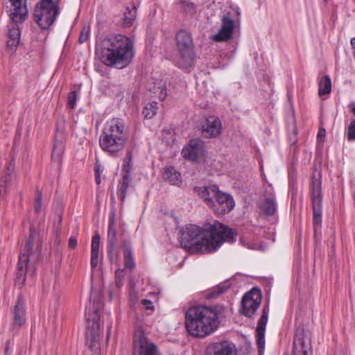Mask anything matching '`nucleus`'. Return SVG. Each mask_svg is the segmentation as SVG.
Instances as JSON below:
<instances>
[{
    "instance_id": "30",
    "label": "nucleus",
    "mask_w": 355,
    "mask_h": 355,
    "mask_svg": "<svg viewBox=\"0 0 355 355\" xmlns=\"http://www.w3.org/2000/svg\"><path fill=\"white\" fill-rule=\"evenodd\" d=\"M64 145L63 143L62 137H60V139H58V136L56 135L55 137L54 144H53V148L51 157L52 158L58 162H61L62 160V156L64 153Z\"/></svg>"
},
{
    "instance_id": "8",
    "label": "nucleus",
    "mask_w": 355,
    "mask_h": 355,
    "mask_svg": "<svg viewBox=\"0 0 355 355\" xmlns=\"http://www.w3.org/2000/svg\"><path fill=\"white\" fill-rule=\"evenodd\" d=\"M311 198L313 208V223L315 232L321 227L322 223V193L321 187V178L313 174L311 183Z\"/></svg>"
},
{
    "instance_id": "24",
    "label": "nucleus",
    "mask_w": 355,
    "mask_h": 355,
    "mask_svg": "<svg viewBox=\"0 0 355 355\" xmlns=\"http://www.w3.org/2000/svg\"><path fill=\"white\" fill-rule=\"evenodd\" d=\"M117 232L114 219V214L110 218L107 230V252L111 257L117 243Z\"/></svg>"
},
{
    "instance_id": "5",
    "label": "nucleus",
    "mask_w": 355,
    "mask_h": 355,
    "mask_svg": "<svg viewBox=\"0 0 355 355\" xmlns=\"http://www.w3.org/2000/svg\"><path fill=\"white\" fill-rule=\"evenodd\" d=\"M128 137V130L123 120L113 118L105 124L99 137V146L104 152L116 156L123 150Z\"/></svg>"
},
{
    "instance_id": "36",
    "label": "nucleus",
    "mask_w": 355,
    "mask_h": 355,
    "mask_svg": "<svg viewBox=\"0 0 355 355\" xmlns=\"http://www.w3.org/2000/svg\"><path fill=\"white\" fill-rule=\"evenodd\" d=\"M42 206V194L40 190L37 189L36 190L35 202V205H34V209L37 214H39L40 212Z\"/></svg>"
},
{
    "instance_id": "17",
    "label": "nucleus",
    "mask_w": 355,
    "mask_h": 355,
    "mask_svg": "<svg viewBox=\"0 0 355 355\" xmlns=\"http://www.w3.org/2000/svg\"><path fill=\"white\" fill-rule=\"evenodd\" d=\"M14 166V164L10 162L7 166L6 171L0 178V200L4 199L15 185Z\"/></svg>"
},
{
    "instance_id": "27",
    "label": "nucleus",
    "mask_w": 355,
    "mask_h": 355,
    "mask_svg": "<svg viewBox=\"0 0 355 355\" xmlns=\"http://www.w3.org/2000/svg\"><path fill=\"white\" fill-rule=\"evenodd\" d=\"M123 250L124 267L126 269L132 270L135 267V260L132 256V251L130 243L127 240L122 241Z\"/></svg>"
},
{
    "instance_id": "48",
    "label": "nucleus",
    "mask_w": 355,
    "mask_h": 355,
    "mask_svg": "<svg viewBox=\"0 0 355 355\" xmlns=\"http://www.w3.org/2000/svg\"><path fill=\"white\" fill-rule=\"evenodd\" d=\"M349 107H350V110H351L352 113L355 116V103H351L349 105Z\"/></svg>"
},
{
    "instance_id": "2",
    "label": "nucleus",
    "mask_w": 355,
    "mask_h": 355,
    "mask_svg": "<svg viewBox=\"0 0 355 355\" xmlns=\"http://www.w3.org/2000/svg\"><path fill=\"white\" fill-rule=\"evenodd\" d=\"M96 54L106 66L123 69L134 57L133 41L124 35H109L97 42Z\"/></svg>"
},
{
    "instance_id": "34",
    "label": "nucleus",
    "mask_w": 355,
    "mask_h": 355,
    "mask_svg": "<svg viewBox=\"0 0 355 355\" xmlns=\"http://www.w3.org/2000/svg\"><path fill=\"white\" fill-rule=\"evenodd\" d=\"M122 171L124 172L123 175H130L132 168V153L131 150L126 152L125 156L123 161Z\"/></svg>"
},
{
    "instance_id": "41",
    "label": "nucleus",
    "mask_w": 355,
    "mask_h": 355,
    "mask_svg": "<svg viewBox=\"0 0 355 355\" xmlns=\"http://www.w3.org/2000/svg\"><path fill=\"white\" fill-rule=\"evenodd\" d=\"M182 5L184 10L190 15H193L196 12V5L193 3L183 1Z\"/></svg>"
},
{
    "instance_id": "9",
    "label": "nucleus",
    "mask_w": 355,
    "mask_h": 355,
    "mask_svg": "<svg viewBox=\"0 0 355 355\" xmlns=\"http://www.w3.org/2000/svg\"><path fill=\"white\" fill-rule=\"evenodd\" d=\"M95 304V302H94ZM100 308L101 304L98 302L97 305L93 304L92 307L91 300L85 308L86 320L87 322V329L86 331V338L87 341L91 340L95 343L98 340L100 336Z\"/></svg>"
},
{
    "instance_id": "38",
    "label": "nucleus",
    "mask_w": 355,
    "mask_h": 355,
    "mask_svg": "<svg viewBox=\"0 0 355 355\" xmlns=\"http://www.w3.org/2000/svg\"><path fill=\"white\" fill-rule=\"evenodd\" d=\"M89 31H90V28H89V26L85 25L83 27V28L80 31V35H79V38H78L79 43L83 44L88 40L89 35Z\"/></svg>"
},
{
    "instance_id": "25",
    "label": "nucleus",
    "mask_w": 355,
    "mask_h": 355,
    "mask_svg": "<svg viewBox=\"0 0 355 355\" xmlns=\"http://www.w3.org/2000/svg\"><path fill=\"white\" fill-rule=\"evenodd\" d=\"M258 207L260 211L267 216H273L277 209V202L273 196H268L260 200Z\"/></svg>"
},
{
    "instance_id": "14",
    "label": "nucleus",
    "mask_w": 355,
    "mask_h": 355,
    "mask_svg": "<svg viewBox=\"0 0 355 355\" xmlns=\"http://www.w3.org/2000/svg\"><path fill=\"white\" fill-rule=\"evenodd\" d=\"M203 150V141L200 139H193L184 147L182 155L187 159L197 162L199 157L202 156Z\"/></svg>"
},
{
    "instance_id": "13",
    "label": "nucleus",
    "mask_w": 355,
    "mask_h": 355,
    "mask_svg": "<svg viewBox=\"0 0 355 355\" xmlns=\"http://www.w3.org/2000/svg\"><path fill=\"white\" fill-rule=\"evenodd\" d=\"M234 205L235 203L233 198L230 194L219 190L214 200V205H211L210 208L217 214L223 215L230 212Z\"/></svg>"
},
{
    "instance_id": "39",
    "label": "nucleus",
    "mask_w": 355,
    "mask_h": 355,
    "mask_svg": "<svg viewBox=\"0 0 355 355\" xmlns=\"http://www.w3.org/2000/svg\"><path fill=\"white\" fill-rule=\"evenodd\" d=\"M346 134L348 141H355V119L351 121Z\"/></svg>"
},
{
    "instance_id": "28",
    "label": "nucleus",
    "mask_w": 355,
    "mask_h": 355,
    "mask_svg": "<svg viewBox=\"0 0 355 355\" xmlns=\"http://www.w3.org/2000/svg\"><path fill=\"white\" fill-rule=\"evenodd\" d=\"M163 177L168 180L171 184L180 186L182 184L181 175L173 166H166Z\"/></svg>"
},
{
    "instance_id": "40",
    "label": "nucleus",
    "mask_w": 355,
    "mask_h": 355,
    "mask_svg": "<svg viewBox=\"0 0 355 355\" xmlns=\"http://www.w3.org/2000/svg\"><path fill=\"white\" fill-rule=\"evenodd\" d=\"M77 92L76 91H71L69 93L67 97V106L73 109L76 106V101H77Z\"/></svg>"
},
{
    "instance_id": "42",
    "label": "nucleus",
    "mask_w": 355,
    "mask_h": 355,
    "mask_svg": "<svg viewBox=\"0 0 355 355\" xmlns=\"http://www.w3.org/2000/svg\"><path fill=\"white\" fill-rule=\"evenodd\" d=\"M100 239H101V237H100L99 234H95L92 237L91 251H94L95 252H99Z\"/></svg>"
},
{
    "instance_id": "51",
    "label": "nucleus",
    "mask_w": 355,
    "mask_h": 355,
    "mask_svg": "<svg viewBox=\"0 0 355 355\" xmlns=\"http://www.w3.org/2000/svg\"><path fill=\"white\" fill-rule=\"evenodd\" d=\"M111 199H112V201H114V197L113 194H112V196H111Z\"/></svg>"
},
{
    "instance_id": "31",
    "label": "nucleus",
    "mask_w": 355,
    "mask_h": 355,
    "mask_svg": "<svg viewBox=\"0 0 355 355\" xmlns=\"http://www.w3.org/2000/svg\"><path fill=\"white\" fill-rule=\"evenodd\" d=\"M149 91L155 94L159 100L164 101L166 97V87L162 81L154 83L153 85H150Z\"/></svg>"
},
{
    "instance_id": "6",
    "label": "nucleus",
    "mask_w": 355,
    "mask_h": 355,
    "mask_svg": "<svg viewBox=\"0 0 355 355\" xmlns=\"http://www.w3.org/2000/svg\"><path fill=\"white\" fill-rule=\"evenodd\" d=\"M178 52L176 64L182 69L191 67L194 62V44L191 35L185 30L179 31L175 35Z\"/></svg>"
},
{
    "instance_id": "26",
    "label": "nucleus",
    "mask_w": 355,
    "mask_h": 355,
    "mask_svg": "<svg viewBox=\"0 0 355 355\" xmlns=\"http://www.w3.org/2000/svg\"><path fill=\"white\" fill-rule=\"evenodd\" d=\"M137 17V8L134 4L128 6L123 12L121 20L122 28H129L132 26Z\"/></svg>"
},
{
    "instance_id": "37",
    "label": "nucleus",
    "mask_w": 355,
    "mask_h": 355,
    "mask_svg": "<svg viewBox=\"0 0 355 355\" xmlns=\"http://www.w3.org/2000/svg\"><path fill=\"white\" fill-rule=\"evenodd\" d=\"M125 274L124 270L119 268L115 272V282L117 287L120 288L123 284Z\"/></svg>"
},
{
    "instance_id": "33",
    "label": "nucleus",
    "mask_w": 355,
    "mask_h": 355,
    "mask_svg": "<svg viewBox=\"0 0 355 355\" xmlns=\"http://www.w3.org/2000/svg\"><path fill=\"white\" fill-rule=\"evenodd\" d=\"M331 91V81L329 76H324L320 83L318 94L320 96L328 94Z\"/></svg>"
},
{
    "instance_id": "49",
    "label": "nucleus",
    "mask_w": 355,
    "mask_h": 355,
    "mask_svg": "<svg viewBox=\"0 0 355 355\" xmlns=\"http://www.w3.org/2000/svg\"><path fill=\"white\" fill-rule=\"evenodd\" d=\"M95 180L97 184H100L101 182V175H95Z\"/></svg>"
},
{
    "instance_id": "52",
    "label": "nucleus",
    "mask_w": 355,
    "mask_h": 355,
    "mask_svg": "<svg viewBox=\"0 0 355 355\" xmlns=\"http://www.w3.org/2000/svg\"><path fill=\"white\" fill-rule=\"evenodd\" d=\"M109 336H110V330H108V332H107V339H108V338H109Z\"/></svg>"
},
{
    "instance_id": "16",
    "label": "nucleus",
    "mask_w": 355,
    "mask_h": 355,
    "mask_svg": "<svg viewBox=\"0 0 355 355\" xmlns=\"http://www.w3.org/2000/svg\"><path fill=\"white\" fill-rule=\"evenodd\" d=\"M268 313L269 307L268 306H265L262 310V314L258 321L257 327L256 329V341L259 354L263 353L264 349L265 330L268 322Z\"/></svg>"
},
{
    "instance_id": "7",
    "label": "nucleus",
    "mask_w": 355,
    "mask_h": 355,
    "mask_svg": "<svg viewBox=\"0 0 355 355\" xmlns=\"http://www.w3.org/2000/svg\"><path fill=\"white\" fill-rule=\"evenodd\" d=\"M60 0H41L37 3L34 12V19L44 30L49 29L54 23L60 12Z\"/></svg>"
},
{
    "instance_id": "22",
    "label": "nucleus",
    "mask_w": 355,
    "mask_h": 355,
    "mask_svg": "<svg viewBox=\"0 0 355 355\" xmlns=\"http://www.w3.org/2000/svg\"><path fill=\"white\" fill-rule=\"evenodd\" d=\"M198 195L211 207L214 205V200L219 191L218 185L213 184L207 187H199L195 189Z\"/></svg>"
},
{
    "instance_id": "50",
    "label": "nucleus",
    "mask_w": 355,
    "mask_h": 355,
    "mask_svg": "<svg viewBox=\"0 0 355 355\" xmlns=\"http://www.w3.org/2000/svg\"><path fill=\"white\" fill-rule=\"evenodd\" d=\"M351 45L353 49H355V37L351 40Z\"/></svg>"
},
{
    "instance_id": "44",
    "label": "nucleus",
    "mask_w": 355,
    "mask_h": 355,
    "mask_svg": "<svg viewBox=\"0 0 355 355\" xmlns=\"http://www.w3.org/2000/svg\"><path fill=\"white\" fill-rule=\"evenodd\" d=\"M77 239L75 236H71L69 239V248L74 249L77 246Z\"/></svg>"
},
{
    "instance_id": "1",
    "label": "nucleus",
    "mask_w": 355,
    "mask_h": 355,
    "mask_svg": "<svg viewBox=\"0 0 355 355\" xmlns=\"http://www.w3.org/2000/svg\"><path fill=\"white\" fill-rule=\"evenodd\" d=\"M237 232L223 223L214 220L202 227L189 225L180 230L179 241L190 253L209 254L218 250L224 242L233 243Z\"/></svg>"
},
{
    "instance_id": "43",
    "label": "nucleus",
    "mask_w": 355,
    "mask_h": 355,
    "mask_svg": "<svg viewBox=\"0 0 355 355\" xmlns=\"http://www.w3.org/2000/svg\"><path fill=\"white\" fill-rule=\"evenodd\" d=\"M98 254L99 252H95L94 251H91V267L92 269L95 268L98 263Z\"/></svg>"
},
{
    "instance_id": "18",
    "label": "nucleus",
    "mask_w": 355,
    "mask_h": 355,
    "mask_svg": "<svg viewBox=\"0 0 355 355\" xmlns=\"http://www.w3.org/2000/svg\"><path fill=\"white\" fill-rule=\"evenodd\" d=\"M205 353L206 355H236L234 345L227 340L210 343Z\"/></svg>"
},
{
    "instance_id": "47",
    "label": "nucleus",
    "mask_w": 355,
    "mask_h": 355,
    "mask_svg": "<svg viewBox=\"0 0 355 355\" xmlns=\"http://www.w3.org/2000/svg\"><path fill=\"white\" fill-rule=\"evenodd\" d=\"M95 175H100L101 173V166L99 164H96L94 166Z\"/></svg>"
},
{
    "instance_id": "46",
    "label": "nucleus",
    "mask_w": 355,
    "mask_h": 355,
    "mask_svg": "<svg viewBox=\"0 0 355 355\" xmlns=\"http://www.w3.org/2000/svg\"><path fill=\"white\" fill-rule=\"evenodd\" d=\"M326 130L324 128H320L318 132V138L320 140L325 137Z\"/></svg>"
},
{
    "instance_id": "11",
    "label": "nucleus",
    "mask_w": 355,
    "mask_h": 355,
    "mask_svg": "<svg viewBox=\"0 0 355 355\" xmlns=\"http://www.w3.org/2000/svg\"><path fill=\"white\" fill-rule=\"evenodd\" d=\"M132 355H162L157 346L142 331L135 332Z\"/></svg>"
},
{
    "instance_id": "20",
    "label": "nucleus",
    "mask_w": 355,
    "mask_h": 355,
    "mask_svg": "<svg viewBox=\"0 0 355 355\" xmlns=\"http://www.w3.org/2000/svg\"><path fill=\"white\" fill-rule=\"evenodd\" d=\"M12 327L19 328L26 322V306L23 297L19 296L12 309Z\"/></svg>"
},
{
    "instance_id": "10",
    "label": "nucleus",
    "mask_w": 355,
    "mask_h": 355,
    "mask_svg": "<svg viewBox=\"0 0 355 355\" xmlns=\"http://www.w3.org/2000/svg\"><path fill=\"white\" fill-rule=\"evenodd\" d=\"M311 332L302 326L297 327L293 339V355H311Z\"/></svg>"
},
{
    "instance_id": "12",
    "label": "nucleus",
    "mask_w": 355,
    "mask_h": 355,
    "mask_svg": "<svg viewBox=\"0 0 355 355\" xmlns=\"http://www.w3.org/2000/svg\"><path fill=\"white\" fill-rule=\"evenodd\" d=\"M261 300V290L256 287L252 288L242 298L241 313L248 318L252 317L259 307Z\"/></svg>"
},
{
    "instance_id": "15",
    "label": "nucleus",
    "mask_w": 355,
    "mask_h": 355,
    "mask_svg": "<svg viewBox=\"0 0 355 355\" xmlns=\"http://www.w3.org/2000/svg\"><path fill=\"white\" fill-rule=\"evenodd\" d=\"M12 22L8 24V40L6 41L7 48L11 51H15L18 46L20 41V30L19 24L22 23L26 18L27 13L21 21L13 20L9 15Z\"/></svg>"
},
{
    "instance_id": "45",
    "label": "nucleus",
    "mask_w": 355,
    "mask_h": 355,
    "mask_svg": "<svg viewBox=\"0 0 355 355\" xmlns=\"http://www.w3.org/2000/svg\"><path fill=\"white\" fill-rule=\"evenodd\" d=\"M141 304L146 307V309H153L152 302L150 300L144 299L141 301Z\"/></svg>"
},
{
    "instance_id": "35",
    "label": "nucleus",
    "mask_w": 355,
    "mask_h": 355,
    "mask_svg": "<svg viewBox=\"0 0 355 355\" xmlns=\"http://www.w3.org/2000/svg\"><path fill=\"white\" fill-rule=\"evenodd\" d=\"M158 110L157 103V102H151L148 103L144 107L143 110V114L146 119L153 118L157 113Z\"/></svg>"
},
{
    "instance_id": "3",
    "label": "nucleus",
    "mask_w": 355,
    "mask_h": 355,
    "mask_svg": "<svg viewBox=\"0 0 355 355\" xmlns=\"http://www.w3.org/2000/svg\"><path fill=\"white\" fill-rule=\"evenodd\" d=\"M218 306L198 305L185 313V327L193 337L204 338L215 332L220 326Z\"/></svg>"
},
{
    "instance_id": "32",
    "label": "nucleus",
    "mask_w": 355,
    "mask_h": 355,
    "mask_svg": "<svg viewBox=\"0 0 355 355\" xmlns=\"http://www.w3.org/2000/svg\"><path fill=\"white\" fill-rule=\"evenodd\" d=\"M230 285L227 283H221L209 290L206 294V297L209 300L216 298L219 295L227 291Z\"/></svg>"
},
{
    "instance_id": "4",
    "label": "nucleus",
    "mask_w": 355,
    "mask_h": 355,
    "mask_svg": "<svg viewBox=\"0 0 355 355\" xmlns=\"http://www.w3.org/2000/svg\"><path fill=\"white\" fill-rule=\"evenodd\" d=\"M42 251V243L38 236L36 235L35 228L31 226L30 227V234L25 245L21 248L17 268L16 271L15 284L20 288L24 285L27 276L33 277L36 267L34 263H30V257H35L38 259Z\"/></svg>"
},
{
    "instance_id": "29",
    "label": "nucleus",
    "mask_w": 355,
    "mask_h": 355,
    "mask_svg": "<svg viewBox=\"0 0 355 355\" xmlns=\"http://www.w3.org/2000/svg\"><path fill=\"white\" fill-rule=\"evenodd\" d=\"M130 175L128 174L123 175L122 178L118 182L116 193L119 197L121 202H123L125 199L126 191L130 186Z\"/></svg>"
},
{
    "instance_id": "19",
    "label": "nucleus",
    "mask_w": 355,
    "mask_h": 355,
    "mask_svg": "<svg viewBox=\"0 0 355 355\" xmlns=\"http://www.w3.org/2000/svg\"><path fill=\"white\" fill-rule=\"evenodd\" d=\"M222 124L220 121L214 116H210L204 122L202 131L205 137L214 138L220 135Z\"/></svg>"
},
{
    "instance_id": "21",
    "label": "nucleus",
    "mask_w": 355,
    "mask_h": 355,
    "mask_svg": "<svg viewBox=\"0 0 355 355\" xmlns=\"http://www.w3.org/2000/svg\"><path fill=\"white\" fill-rule=\"evenodd\" d=\"M234 28L233 19L228 17H223L221 27L218 33L213 36V40L216 42L227 41L232 37Z\"/></svg>"
},
{
    "instance_id": "23",
    "label": "nucleus",
    "mask_w": 355,
    "mask_h": 355,
    "mask_svg": "<svg viewBox=\"0 0 355 355\" xmlns=\"http://www.w3.org/2000/svg\"><path fill=\"white\" fill-rule=\"evenodd\" d=\"M26 1V0H10L12 7L10 9V15L13 20L20 21L28 13Z\"/></svg>"
}]
</instances>
